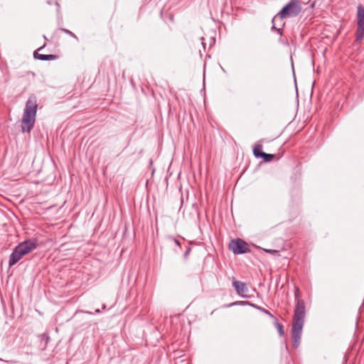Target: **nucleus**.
<instances>
[{"instance_id": "10", "label": "nucleus", "mask_w": 364, "mask_h": 364, "mask_svg": "<svg viewBox=\"0 0 364 364\" xmlns=\"http://www.w3.org/2000/svg\"><path fill=\"white\" fill-rule=\"evenodd\" d=\"M291 342L294 347L296 346V306L294 307L291 320Z\"/></svg>"}, {"instance_id": "26", "label": "nucleus", "mask_w": 364, "mask_h": 364, "mask_svg": "<svg viewBox=\"0 0 364 364\" xmlns=\"http://www.w3.org/2000/svg\"><path fill=\"white\" fill-rule=\"evenodd\" d=\"M296 296L297 298L299 297V289H297V294H296Z\"/></svg>"}, {"instance_id": "16", "label": "nucleus", "mask_w": 364, "mask_h": 364, "mask_svg": "<svg viewBox=\"0 0 364 364\" xmlns=\"http://www.w3.org/2000/svg\"><path fill=\"white\" fill-rule=\"evenodd\" d=\"M58 30H60V31L65 33L66 34L69 35L70 36L73 37L74 39L76 40V41H79L77 36L74 33L70 31V30H68V29L64 28H59Z\"/></svg>"}, {"instance_id": "1", "label": "nucleus", "mask_w": 364, "mask_h": 364, "mask_svg": "<svg viewBox=\"0 0 364 364\" xmlns=\"http://www.w3.org/2000/svg\"><path fill=\"white\" fill-rule=\"evenodd\" d=\"M38 103L37 98L34 94L29 95L23 110L21 119L22 132H31L33 129L36 122V116L37 113Z\"/></svg>"}, {"instance_id": "2", "label": "nucleus", "mask_w": 364, "mask_h": 364, "mask_svg": "<svg viewBox=\"0 0 364 364\" xmlns=\"http://www.w3.org/2000/svg\"><path fill=\"white\" fill-rule=\"evenodd\" d=\"M38 247V240L32 238L20 242L13 250L9 257V267L16 264L23 256L28 254Z\"/></svg>"}, {"instance_id": "3", "label": "nucleus", "mask_w": 364, "mask_h": 364, "mask_svg": "<svg viewBox=\"0 0 364 364\" xmlns=\"http://www.w3.org/2000/svg\"><path fill=\"white\" fill-rule=\"evenodd\" d=\"M296 8V1L291 0L287 4H286L282 10L272 18V30L277 31L278 33H282V31L283 30L282 27L277 28L276 26V21L279 19L281 21L280 25L282 26H284V23H282V20L284 18H288L292 16L294 12V9Z\"/></svg>"}, {"instance_id": "17", "label": "nucleus", "mask_w": 364, "mask_h": 364, "mask_svg": "<svg viewBox=\"0 0 364 364\" xmlns=\"http://www.w3.org/2000/svg\"><path fill=\"white\" fill-rule=\"evenodd\" d=\"M166 239L169 242H173L177 246H178V247L181 246V242L176 238H175L174 237H173V236H168L166 237Z\"/></svg>"}, {"instance_id": "22", "label": "nucleus", "mask_w": 364, "mask_h": 364, "mask_svg": "<svg viewBox=\"0 0 364 364\" xmlns=\"http://www.w3.org/2000/svg\"><path fill=\"white\" fill-rule=\"evenodd\" d=\"M168 18H169V20L171 21V22H173L174 21V15L171 13L168 14Z\"/></svg>"}, {"instance_id": "6", "label": "nucleus", "mask_w": 364, "mask_h": 364, "mask_svg": "<svg viewBox=\"0 0 364 364\" xmlns=\"http://www.w3.org/2000/svg\"><path fill=\"white\" fill-rule=\"evenodd\" d=\"M305 306L303 300L297 299V343L301 338V334L304 323Z\"/></svg>"}, {"instance_id": "23", "label": "nucleus", "mask_w": 364, "mask_h": 364, "mask_svg": "<svg viewBox=\"0 0 364 364\" xmlns=\"http://www.w3.org/2000/svg\"><path fill=\"white\" fill-rule=\"evenodd\" d=\"M315 5H316V1H314V2L311 4V8H314V7L315 6Z\"/></svg>"}, {"instance_id": "8", "label": "nucleus", "mask_w": 364, "mask_h": 364, "mask_svg": "<svg viewBox=\"0 0 364 364\" xmlns=\"http://www.w3.org/2000/svg\"><path fill=\"white\" fill-rule=\"evenodd\" d=\"M38 341L39 342V348L42 350L46 349L48 343L50 341L48 333H43L37 336Z\"/></svg>"}, {"instance_id": "18", "label": "nucleus", "mask_w": 364, "mask_h": 364, "mask_svg": "<svg viewBox=\"0 0 364 364\" xmlns=\"http://www.w3.org/2000/svg\"><path fill=\"white\" fill-rule=\"evenodd\" d=\"M290 60H291V65L294 80V83L296 84V73H295V70H294V65L292 55H290Z\"/></svg>"}, {"instance_id": "7", "label": "nucleus", "mask_w": 364, "mask_h": 364, "mask_svg": "<svg viewBox=\"0 0 364 364\" xmlns=\"http://www.w3.org/2000/svg\"><path fill=\"white\" fill-rule=\"evenodd\" d=\"M232 285L238 295L242 297H247V295L245 293L247 291V284L245 282H239L235 279V277L232 278Z\"/></svg>"}, {"instance_id": "12", "label": "nucleus", "mask_w": 364, "mask_h": 364, "mask_svg": "<svg viewBox=\"0 0 364 364\" xmlns=\"http://www.w3.org/2000/svg\"><path fill=\"white\" fill-rule=\"evenodd\" d=\"M252 304L250 301H235V302H232L231 304H225L224 305V306L225 307H230V306H236V305H242V306H244V305H250Z\"/></svg>"}, {"instance_id": "20", "label": "nucleus", "mask_w": 364, "mask_h": 364, "mask_svg": "<svg viewBox=\"0 0 364 364\" xmlns=\"http://www.w3.org/2000/svg\"><path fill=\"white\" fill-rule=\"evenodd\" d=\"M191 251V248L190 247H187V249H186V252H184V254H183V257H184L185 259H187V258H188V255H189V254H190Z\"/></svg>"}, {"instance_id": "14", "label": "nucleus", "mask_w": 364, "mask_h": 364, "mask_svg": "<svg viewBox=\"0 0 364 364\" xmlns=\"http://www.w3.org/2000/svg\"><path fill=\"white\" fill-rule=\"evenodd\" d=\"M274 320H275L274 325H275V327L277 328V329L278 331V333H279V336H284V328H283V326L278 322L277 318H275Z\"/></svg>"}, {"instance_id": "24", "label": "nucleus", "mask_w": 364, "mask_h": 364, "mask_svg": "<svg viewBox=\"0 0 364 364\" xmlns=\"http://www.w3.org/2000/svg\"><path fill=\"white\" fill-rule=\"evenodd\" d=\"M55 4L58 6V9H59V7H60L59 4L57 1H55Z\"/></svg>"}, {"instance_id": "21", "label": "nucleus", "mask_w": 364, "mask_h": 364, "mask_svg": "<svg viewBox=\"0 0 364 364\" xmlns=\"http://www.w3.org/2000/svg\"><path fill=\"white\" fill-rule=\"evenodd\" d=\"M264 250L266 252H269V253H277L278 251L277 250H270V249H264Z\"/></svg>"}, {"instance_id": "19", "label": "nucleus", "mask_w": 364, "mask_h": 364, "mask_svg": "<svg viewBox=\"0 0 364 364\" xmlns=\"http://www.w3.org/2000/svg\"><path fill=\"white\" fill-rule=\"evenodd\" d=\"M310 0H306V4L309 2ZM297 2V14L299 12V11L301 9L300 6V4H306V2L302 1L301 0H296Z\"/></svg>"}, {"instance_id": "9", "label": "nucleus", "mask_w": 364, "mask_h": 364, "mask_svg": "<svg viewBox=\"0 0 364 364\" xmlns=\"http://www.w3.org/2000/svg\"><path fill=\"white\" fill-rule=\"evenodd\" d=\"M44 46H45V45L43 46L42 47L39 48L36 51L34 52L33 55L36 59H38L40 60H56L58 58V55H53V54L45 55V54L38 53V51L40 50H41Z\"/></svg>"}, {"instance_id": "4", "label": "nucleus", "mask_w": 364, "mask_h": 364, "mask_svg": "<svg viewBox=\"0 0 364 364\" xmlns=\"http://www.w3.org/2000/svg\"><path fill=\"white\" fill-rule=\"evenodd\" d=\"M228 249L235 255H242L251 252L249 244L241 238L232 239Z\"/></svg>"}, {"instance_id": "27", "label": "nucleus", "mask_w": 364, "mask_h": 364, "mask_svg": "<svg viewBox=\"0 0 364 364\" xmlns=\"http://www.w3.org/2000/svg\"><path fill=\"white\" fill-rule=\"evenodd\" d=\"M48 4H51V1H48Z\"/></svg>"}, {"instance_id": "5", "label": "nucleus", "mask_w": 364, "mask_h": 364, "mask_svg": "<svg viewBox=\"0 0 364 364\" xmlns=\"http://www.w3.org/2000/svg\"><path fill=\"white\" fill-rule=\"evenodd\" d=\"M357 30H356V42H361L364 38V6L358 5L357 7Z\"/></svg>"}, {"instance_id": "13", "label": "nucleus", "mask_w": 364, "mask_h": 364, "mask_svg": "<svg viewBox=\"0 0 364 364\" xmlns=\"http://www.w3.org/2000/svg\"><path fill=\"white\" fill-rule=\"evenodd\" d=\"M251 306L257 309H259L261 311H262L263 313H264L265 314L268 315L269 316H270L271 318H273L274 319H275L276 318L267 309L262 308V307H260V306H258L256 304H250Z\"/></svg>"}, {"instance_id": "25", "label": "nucleus", "mask_w": 364, "mask_h": 364, "mask_svg": "<svg viewBox=\"0 0 364 364\" xmlns=\"http://www.w3.org/2000/svg\"><path fill=\"white\" fill-rule=\"evenodd\" d=\"M95 311H96V313H100V309H97Z\"/></svg>"}, {"instance_id": "11", "label": "nucleus", "mask_w": 364, "mask_h": 364, "mask_svg": "<svg viewBox=\"0 0 364 364\" xmlns=\"http://www.w3.org/2000/svg\"><path fill=\"white\" fill-rule=\"evenodd\" d=\"M264 152L262 151V145L260 143L256 144L253 147V154L255 158H262Z\"/></svg>"}, {"instance_id": "15", "label": "nucleus", "mask_w": 364, "mask_h": 364, "mask_svg": "<svg viewBox=\"0 0 364 364\" xmlns=\"http://www.w3.org/2000/svg\"><path fill=\"white\" fill-rule=\"evenodd\" d=\"M274 157H275V155H274V154H267V153L264 152L261 159H262L264 160V161H265V162H269V161H272L274 159Z\"/></svg>"}]
</instances>
